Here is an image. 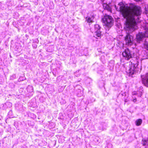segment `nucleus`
Here are the masks:
<instances>
[{"label":"nucleus","instance_id":"nucleus-11","mask_svg":"<svg viewBox=\"0 0 148 148\" xmlns=\"http://www.w3.org/2000/svg\"><path fill=\"white\" fill-rule=\"evenodd\" d=\"M142 122V120L141 119H138L136 121V124L137 126L140 125Z\"/></svg>","mask_w":148,"mask_h":148},{"label":"nucleus","instance_id":"nucleus-8","mask_svg":"<svg viewBox=\"0 0 148 148\" xmlns=\"http://www.w3.org/2000/svg\"><path fill=\"white\" fill-rule=\"evenodd\" d=\"M129 73L130 75H132L137 72V68L134 64H132L129 67Z\"/></svg>","mask_w":148,"mask_h":148},{"label":"nucleus","instance_id":"nucleus-14","mask_svg":"<svg viewBox=\"0 0 148 148\" xmlns=\"http://www.w3.org/2000/svg\"><path fill=\"white\" fill-rule=\"evenodd\" d=\"M144 48L148 51V42L146 41L144 44Z\"/></svg>","mask_w":148,"mask_h":148},{"label":"nucleus","instance_id":"nucleus-17","mask_svg":"<svg viewBox=\"0 0 148 148\" xmlns=\"http://www.w3.org/2000/svg\"><path fill=\"white\" fill-rule=\"evenodd\" d=\"M135 1H141V0H134Z\"/></svg>","mask_w":148,"mask_h":148},{"label":"nucleus","instance_id":"nucleus-7","mask_svg":"<svg viewBox=\"0 0 148 148\" xmlns=\"http://www.w3.org/2000/svg\"><path fill=\"white\" fill-rule=\"evenodd\" d=\"M122 55L123 57L126 58L127 60L132 58V55L131 53L130 50L128 48L125 50L122 53Z\"/></svg>","mask_w":148,"mask_h":148},{"label":"nucleus","instance_id":"nucleus-3","mask_svg":"<svg viewBox=\"0 0 148 148\" xmlns=\"http://www.w3.org/2000/svg\"><path fill=\"white\" fill-rule=\"evenodd\" d=\"M118 5L120 6V11L124 17L128 10L129 7L126 6L122 2L119 3Z\"/></svg>","mask_w":148,"mask_h":148},{"label":"nucleus","instance_id":"nucleus-18","mask_svg":"<svg viewBox=\"0 0 148 148\" xmlns=\"http://www.w3.org/2000/svg\"><path fill=\"white\" fill-rule=\"evenodd\" d=\"M104 0H101V1L102 2H103L104 1Z\"/></svg>","mask_w":148,"mask_h":148},{"label":"nucleus","instance_id":"nucleus-9","mask_svg":"<svg viewBox=\"0 0 148 148\" xmlns=\"http://www.w3.org/2000/svg\"><path fill=\"white\" fill-rule=\"evenodd\" d=\"M103 8L104 10H106L111 13L112 12V8L110 6L106 3H104L103 4Z\"/></svg>","mask_w":148,"mask_h":148},{"label":"nucleus","instance_id":"nucleus-16","mask_svg":"<svg viewBox=\"0 0 148 148\" xmlns=\"http://www.w3.org/2000/svg\"><path fill=\"white\" fill-rule=\"evenodd\" d=\"M114 7H115V9H116V10H117V8L116 7V5H115Z\"/></svg>","mask_w":148,"mask_h":148},{"label":"nucleus","instance_id":"nucleus-2","mask_svg":"<svg viewBox=\"0 0 148 148\" xmlns=\"http://www.w3.org/2000/svg\"><path fill=\"white\" fill-rule=\"evenodd\" d=\"M102 21L106 26L111 27L113 25V20L112 17L106 14H105L102 18Z\"/></svg>","mask_w":148,"mask_h":148},{"label":"nucleus","instance_id":"nucleus-1","mask_svg":"<svg viewBox=\"0 0 148 148\" xmlns=\"http://www.w3.org/2000/svg\"><path fill=\"white\" fill-rule=\"evenodd\" d=\"M129 8L128 10L123 17L126 19L125 28L127 31L134 28L136 24L135 16L140 15L142 12L141 8L139 6L134 5Z\"/></svg>","mask_w":148,"mask_h":148},{"label":"nucleus","instance_id":"nucleus-12","mask_svg":"<svg viewBox=\"0 0 148 148\" xmlns=\"http://www.w3.org/2000/svg\"><path fill=\"white\" fill-rule=\"evenodd\" d=\"M100 27L99 25L97 24H96L94 25V28L95 32L99 31L100 29Z\"/></svg>","mask_w":148,"mask_h":148},{"label":"nucleus","instance_id":"nucleus-5","mask_svg":"<svg viewBox=\"0 0 148 148\" xmlns=\"http://www.w3.org/2000/svg\"><path fill=\"white\" fill-rule=\"evenodd\" d=\"M145 33L144 32H139L136 35V42L140 43V42L142 41L143 39L146 37Z\"/></svg>","mask_w":148,"mask_h":148},{"label":"nucleus","instance_id":"nucleus-4","mask_svg":"<svg viewBox=\"0 0 148 148\" xmlns=\"http://www.w3.org/2000/svg\"><path fill=\"white\" fill-rule=\"evenodd\" d=\"M125 44L128 46H131L133 44L134 41L133 36L130 34L129 33H127L125 37Z\"/></svg>","mask_w":148,"mask_h":148},{"label":"nucleus","instance_id":"nucleus-10","mask_svg":"<svg viewBox=\"0 0 148 148\" xmlns=\"http://www.w3.org/2000/svg\"><path fill=\"white\" fill-rule=\"evenodd\" d=\"M95 34L94 35V36L96 38H97L98 37H99L100 38H101V32L100 31H97L95 32Z\"/></svg>","mask_w":148,"mask_h":148},{"label":"nucleus","instance_id":"nucleus-15","mask_svg":"<svg viewBox=\"0 0 148 148\" xmlns=\"http://www.w3.org/2000/svg\"><path fill=\"white\" fill-rule=\"evenodd\" d=\"M136 99L135 98V99H134L133 101L134 102H135L136 101Z\"/></svg>","mask_w":148,"mask_h":148},{"label":"nucleus","instance_id":"nucleus-13","mask_svg":"<svg viewBox=\"0 0 148 148\" xmlns=\"http://www.w3.org/2000/svg\"><path fill=\"white\" fill-rule=\"evenodd\" d=\"M93 18H92L90 17H88L87 19V22L89 23H91L93 22Z\"/></svg>","mask_w":148,"mask_h":148},{"label":"nucleus","instance_id":"nucleus-6","mask_svg":"<svg viewBox=\"0 0 148 148\" xmlns=\"http://www.w3.org/2000/svg\"><path fill=\"white\" fill-rule=\"evenodd\" d=\"M143 84L145 86L148 87V73L141 76Z\"/></svg>","mask_w":148,"mask_h":148}]
</instances>
